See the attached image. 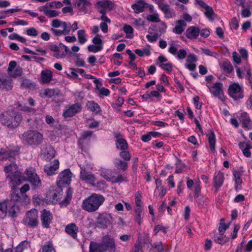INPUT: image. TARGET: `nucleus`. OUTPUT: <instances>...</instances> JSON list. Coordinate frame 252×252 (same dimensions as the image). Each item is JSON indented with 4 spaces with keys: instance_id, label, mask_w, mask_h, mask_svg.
Masks as SVG:
<instances>
[{
    "instance_id": "f257e3e1",
    "label": "nucleus",
    "mask_w": 252,
    "mask_h": 252,
    "mask_svg": "<svg viewBox=\"0 0 252 252\" xmlns=\"http://www.w3.org/2000/svg\"><path fill=\"white\" fill-rule=\"evenodd\" d=\"M22 119L21 114L13 110L6 111L0 115L1 124L9 129H14L19 126Z\"/></svg>"
},
{
    "instance_id": "f03ea898",
    "label": "nucleus",
    "mask_w": 252,
    "mask_h": 252,
    "mask_svg": "<svg viewBox=\"0 0 252 252\" xmlns=\"http://www.w3.org/2000/svg\"><path fill=\"white\" fill-rule=\"evenodd\" d=\"M105 201L103 195L93 193L83 201L82 208L86 211L92 213L97 211Z\"/></svg>"
},
{
    "instance_id": "7ed1b4c3",
    "label": "nucleus",
    "mask_w": 252,
    "mask_h": 252,
    "mask_svg": "<svg viewBox=\"0 0 252 252\" xmlns=\"http://www.w3.org/2000/svg\"><path fill=\"white\" fill-rule=\"evenodd\" d=\"M4 172L7 178L10 180L12 185V189L22 182V174L18 170L17 165L14 163H11L4 167Z\"/></svg>"
},
{
    "instance_id": "20e7f679",
    "label": "nucleus",
    "mask_w": 252,
    "mask_h": 252,
    "mask_svg": "<svg viewBox=\"0 0 252 252\" xmlns=\"http://www.w3.org/2000/svg\"><path fill=\"white\" fill-rule=\"evenodd\" d=\"M21 138L29 145H38L42 142L43 136L36 130H29L22 135Z\"/></svg>"
},
{
    "instance_id": "39448f33",
    "label": "nucleus",
    "mask_w": 252,
    "mask_h": 252,
    "mask_svg": "<svg viewBox=\"0 0 252 252\" xmlns=\"http://www.w3.org/2000/svg\"><path fill=\"white\" fill-rule=\"evenodd\" d=\"M52 28L51 31L55 36H61L69 34L71 30L70 23L67 24L65 22H63L59 19H54L51 22Z\"/></svg>"
},
{
    "instance_id": "423d86ee",
    "label": "nucleus",
    "mask_w": 252,
    "mask_h": 252,
    "mask_svg": "<svg viewBox=\"0 0 252 252\" xmlns=\"http://www.w3.org/2000/svg\"><path fill=\"white\" fill-rule=\"evenodd\" d=\"M25 174L27 180L31 183L34 188L40 187L41 186V181L33 167L27 168L25 171Z\"/></svg>"
},
{
    "instance_id": "0eeeda50",
    "label": "nucleus",
    "mask_w": 252,
    "mask_h": 252,
    "mask_svg": "<svg viewBox=\"0 0 252 252\" xmlns=\"http://www.w3.org/2000/svg\"><path fill=\"white\" fill-rule=\"evenodd\" d=\"M112 221V217L110 214L103 213L98 214L94 223L95 227L104 229Z\"/></svg>"
},
{
    "instance_id": "6e6552de",
    "label": "nucleus",
    "mask_w": 252,
    "mask_h": 252,
    "mask_svg": "<svg viewBox=\"0 0 252 252\" xmlns=\"http://www.w3.org/2000/svg\"><path fill=\"white\" fill-rule=\"evenodd\" d=\"M228 93L229 96L235 100L242 99L244 97L243 87L237 83L229 85Z\"/></svg>"
},
{
    "instance_id": "1a4fd4ad",
    "label": "nucleus",
    "mask_w": 252,
    "mask_h": 252,
    "mask_svg": "<svg viewBox=\"0 0 252 252\" xmlns=\"http://www.w3.org/2000/svg\"><path fill=\"white\" fill-rule=\"evenodd\" d=\"M23 223L30 227H34L38 224V212L36 209L29 211L23 219Z\"/></svg>"
},
{
    "instance_id": "9d476101",
    "label": "nucleus",
    "mask_w": 252,
    "mask_h": 252,
    "mask_svg": "<svg viewBox=\"0 0 252 252\" xmlns=\"http://www.w3.org/2000/svg\"><path fill=\"white\" fill-rule=\"evenodd\" d=\"M210 93L215 96L218 97L221 101L224 100L223 85L220 82H216L212 86L206 84Z\"/></svg>"
},
{
    "instance_id": "9b49d317",
    "label": "nucleus",
    "mask_w": 252,
    "mask_h": 252,
    "mask_svg": "<svg viewBox=\"0 0 252 252\" xmlns=\"http://www.w3.org/2000/svg\"><path fill=\"white\" fill-rule=\"evenodd\" d=\"M101 244L104 248L105 252L108 251L109 252H114L116 251L115 240L110 235H106L103 236Z\"/></svg>"
},
{
    "instance_id": "f8f14e48",
    "label": "nucleus",
    "mask_w": 252,
    "mask_h": 252,
    "mask_svg": "<svg viewBox=\"0 0 252 252\" xmlns=\"http://www.w3.org/2000/svg\"><path fill=\"white\" fill-rule=\"evenodd\" d=\"M82 110V105L79 103L68 105L66 106L63 113V116L65 118L71 117L76 114L81 112Z\"/></svg>"
},
{
    "instance_id": "ddd939ff",
    "label": "nucleus",
    "mask_w": 252,
    "mask_h": 252,
    "mask_svg": "<svg viewBox=\"0 0 252 252\" xmlns=\"http://www.w3.org/2000/svg\"><path fill=\"white\" fill-rule=\"evenodd\" d=\"M71 173L68 169L64 170L60 173L57 181V185L61 187L64 185L70 184L71 180Z\"/></svg>"
},
{
    "instance_id": "4468645a",
    "label": "nucleus",
    "mask_w": 252,
    "mask_h": 252,
    "mask_svg": "<svg viewBox=\"0 0 252 252\" xmlns=\"http://www.w3.org/2000/svg\"><path fill=\"white\" fill-rule=\"evenodd\" d=\"M80 179L86 183L94 185L96 181V178L91 172L88 171L85 168L81 167L80 175Z\"/></svg>"
},
{
    "instance_id": "2eb2a0df",
    "label": "nucleus",
    "mask_w": 252,
    "mask_h": 252,
    "mask_svg": "<svg viewBox=\"0 0 252 252\" xmlns=\"http://www.w3.org/2000/svg\"><path fill=\"white\" fill-rule=\"evenodd\" d=\"M170 47L168 52L173 55H177V57L179 60H182L187 57V53L184 49H180L178 51L177 46L174 43V41H172L170 42Z\"/></svg>"
},
{
    "instance_id": "dca6fc26",
    "label": "nucleus",
    "mask_w": 252,
    "mask_h": 252,
    "mask_svg": "<svg viewBox=\"0 0 252 252\" xmlns=\"http://www.w3.org/2000/svg\"><path fill=\"white\" fill-rule=\"evenodd\" d=\"M17 155H18V151L16 150L2 148L0 150V160L7 159L11 160Z\"/></svg>"
},
{
    "instance_id": "f3484780",
    "label": "nucleus",
    "mask_w": 252,
    "mask_h": 252,
    "mask_svg": "<svg viewBox=\"0 0 252 252\" xmlns=\"http://www.w3.org/2000/svg\"><path fill=\"white\" fill-rule=\"evenodd\" d=\"M115 137L116 138V146L117 149L120 150H127L128 148L126 141L123 137L122 135L119 132L114 133Z\"/></svg>"
},
{
    "instance_id": "a211bd4d",
    "label": "nucleus",
    "mask_w": 252,
    "mask_h": 252,
    "mask_svg": "<svg viewBox=\"0 0 252 252\" xmlns=\"http://www.w3.org/2000/svg\"><path fill=\"white\" fill-rule=\"evenodd\" d=\"M41 220L42 226L45 228H49L52 220V216L50 211L44 210L42 213Z\"/></svg>"
},
{
    "instance_id": "6ab92c4d",
    "label": "nucleus",
    "mask_w": 252,
    "mask_h": 252,
    "mask_svg": "<svg viewBox=\"0 0 252 252\" xmlns=\"http://www.w3.org/2000/svg\"><path fill=\"white\" fill-rule=\"evenodd\" d=\"M12 87V80L5 78L2 73H0V89L10 91Z\"/></svg>"
},
{
    "instance_id": "aec40b11",
    "label": "nucleus",
    "mask_w": 252,
    "mask_h": 252,
    "mask_svg": "<svg viewBox=\"0 0 252 252\" xmlns=\"http://www.w3.org/2000/svg\"><path fill=\"white\" fill-rule=\"evenodd\" d=\"M65 231L73 239H76L79 229L75 223H71L65 226Z\"/></svg>"
},
{
    "instance_id": "412c9836",
    "label": "nucleus",
    "mask_w": 252,
    "mask_h": 252,
    "mask_svg": "<svg viewBox=\"0 0 252 252\" xmlns=\"http://www.w3.org/2000/svg\"><path fill=\"white\" fill-rule=\"evenodd\" d=\"M223 181L224 176L222 173L219 172L215 174L214 178V187L215 188V192H217L219 188L222 185Z\"/></svg>"
},
{
    "instance_id": "4be33fe9",
    "label": "nucleus",
    "mask_w": 252,
    "mask_h": 252,
    "mask_svg": "<svg viewBox=\"0 0 252 252\" xmlns=\"http://www.w3.org/2000/svg\"><path fill=\"white\" fill-rule=\"evenodd\" d=\"M200 33L199 28L191 26L189 28L186 32V37L190 39H196Z\"/></svg>"
},
{
    "instance_id": "5701e85b",
    "label": "nucleus",
    "mask_w": 252,
    "mask_h": 252,
    "mask_svg": "<svg viewBox=\"0 0 252 252\" xmlns=\"http://www.w3.org/2000/svg\"><path fill=\"white\" fill-rule=\"evenodd\" d=\"M59 161L58 160H54L53 165L45 166L44 170L48 175L52 176L56 173L55 172L59 168Z\"/></svg>"
},
{
    "instance_id": "b1692460",
    "label": "nucleus",
    "mask_w": 252,
    "mask_h": 252,
    "mask_svg": "<svg viewBox=\"0 0 252 252\" xmlns=\"http://www.w3.org/2000/svg\"><path fill=\"white\" fill-rule=\"evenodd\" d=\"M239 119L240 122L243 124V127L248 129H251L252 125L251 119L249 115L246 112H242L240 114Z\"/></svg>"
},
{
    "instance_id": "393cba45",
    "label": "nucleus",
    "mask_w": 252,
    "mask_h": 252,
    "mask_svg": "<svg viewBox=\"0 0 252 252\" xmlns=\"http://www.w3.org/2000/svg\"><path fill=\"white\" fill-rule=\"evenodd\" d=\"M53 74L52 72L48 69H46L43 70L41 72V81L43 84H48L52 80Z\"/></svg>"
},
{
    "instance_id": "a878e982",
    "label": "nucleus",
    "mask_w": 252,
    "mask_h": 252,
    "mask_svg": "<svg viewBox=\"0 0 252 252\" xmlns=\"http://www.w3.org/2000/svg\"><path fill=\"white\" fill-rule=\"evenodd\" d=\"M186 27L187 24L184 20H178L176 22V26L172 32L176 34H180L184 31Z\"/></svg>"
},
{
    "instance_id": "bb28decb",
    "label": "nucleus",
    "mask_w": 252,
    "mask_h": 252,
    "mask_svg": "<svg viewBox=\"0 0 252 252\" xmlns=\"http://www.w3.org/2000/svg\"><path fill=\"white\" fill-rule=\"evenodd\" d=\"M11 205H13L12 200H6L0 202V212L3 215V217H6Z\"/></svg>"
},
{
    "instance_id": "cd10ccee",
    "label": "nucleus",
    "mask_w": 252,
    "mask_h": 252,
    "mask_svg": "<svg viewBox=\"0 0 252 252\" xmlns=\"http://www.w3.org/2000/svg\"><path fill=\"white\" fill-rule=\"evenodd\" d=\"M159 8L164 13L168 18H172L175 15V13L173 10H172L169 8V6L167 4L162 3L159 1L157 2Z\"/></svg>"
},
{
    "instance_id": "c85d7f7f",
    "label": "nucleus",
    "mask_w": 252,
    "mask_h": 252,
    "mask_svg": "<svg viewBox=\"0 0 252 252\" xmlns=\"http://www.w3.org/2000/svg\"><path fill=\"white\" fill-rule=\"evenodd\" d=\"M43 154L44 158L46 160H50L55 157V151L52 146L50 145H47L46 146L45 150L43 152Z\"/></svg>"
},
{
    "instance_id": "c756f323",
    "label": "nucleus",
    "mask_w": 252,
    "mask_h": 252,
    "mask_svg": "<svg viewBox=\"0 0 252 252\" xmlns=\"http://www.w3.org/2000/svg\"><path fill=\"white\" fill-rule=\"evenodd\" d=\"M105 249L100 243L91 241L89 246V252H104Z\"/></svg>"
},
{
    "instance_id": "7c9ffc66",
    "label": "nucleus",
    "mask_w": 252,
    "mask_h": 252,
    "mask_svg": "<svg viewBox=\"0 0 252 252\" xmlns=\"http://www.w3.org/2000/svg\"><path fill=\"white\" fill-rule=\"evenodd\" d=\"M59 194V193L55 190H50L46 195V201L51 203H56L58 201Z\"/></svg>"
},
{
    "instance_id": "2f4dec72",
    "label": "nucleus",
    "mask_w": 252,
    "mask_h": 252,
    "mask_svg": "<svg viewBox=\"0 0 252 252\" xmlns=\"http://www.w3.org/2000/svg\"><path fill=\"white\" fill-rule=\"evenodd\" d=\"M95 5L98 8H105L108 10H111L114 8L113 3L109 0L99 1Z\"/></svg>"
},
{
    "instance_id": "473e14b6",
    "label": "nucleus",
    "mask_w": 252,
    "mask_h": 252,
    "mask_svg": "<svg viewBox=\"0 0 252 252\" xmlns=\"http://www.w3.org/2000/svg\"><path fill=\"white\" fill-rule=\"evenodd\" d=\"M210 134L208 135V142L209 147L211 152L214 153L216 152L215 144H216V137L215 134L213 129H210Z\"/></svg>"
},
{
    "instance_id": "72a5a7b5",
    "label": "nucleus",
    "mask_w": 252,
    "mask_h": 252,
    "mask_svg": "<svg viewBox=\"0 0 252 252\" xmlns=\"http://www.w3.org/2000/svg\"><path fill=\"white\" fill-rule=\"evenodd\" d=\"M60 94V91L58 89H46L44 91L43 93H40V95L41 97H51L54 95H59Z\"/></svg>"
},
{
    "instance_id": "f704fd0d",
    "label": "nucleus",
    "mask_w": 252,
    "mask_h": 252,
    "mask_svg": "<svg viewBox=\"0 0 252 252\" xmlns=\"http://www.w3.org/2000/svg\"><path fill=\"white\" fill-rule=\"evenodd\" d=\"M146 5L147 3L143 0H140L133 4L132 8L135 13H139L143 11L144 8L146 7Z\"/></svg>"
},
{
    "instance_id": "c9c22d12",
    "label": "nucleus",
    "mask_w": 252,
    "mask_h": 252,
    "mask_svg": "<svg viewBox=\"0 0 252 252\" xmlns=\"http://www.w3.org/2000/svg\"><path fill=\"white\" fill-rule=\"evenodd\" d=\"M90 5V2L87 0H77L76 2V6L84 12H86L88 10V7H89Z\"/></svg>"
},
{
    "instance_id": "e433bc0d",
    "label": "nucleus",
    "mask_w": 252,
    "mask_h": 252,
    "mask_svg": "<svg viewBox=\"0 0 252 252\" xmlns=\"http://www.w3.org/2000/svg\"><path fill=\"white\" fill-rule=\"evenodd\" d=\"M60 48V45H52L50 46L51 50L55 52L53 56L57 59H62L65 57V54L61 52Z\"/></svg>"
},
{
    "instance_id": "4c0bfd02",
    "label": "nucleus",
    "mask_w": 252,
    "mask_h": 252,
    "mask_svg": "<svg viewBox=\"0 0 252 252\" xmlns=\"http://www.w3.org/2000/svg\"><path fill=\"white\" fill-rule=\"evenodd\" d=\"M21 88L23 89H31L34 88L35 84L32 83L29 79L26 77H22L21 79Z\"/></svg>"
},
{
    "instance_id": "58836bf2",
    "label": "nucleus",
    "mask_w": 252,
    "mask_h": 252,
    "mask_svg": "<svg viewBox=\"0 0 252 252\" xmlns=\"http://www.w3.org/2000/svg\"><path fill=\"white\" fill-rule=\"evenodd\" d=\"M233 175L235 178V189L238 190L241 189V184L242 183V180L241 179V174L238 171H235L233 172Z\"/></svg>"
},
{
    "instance_id": "ea45409f",
    "label": "nucleus",
    "mask_w": 252,
    "mask_h": 252,
    "mask_svg": "<svg viewBox=\"0 0 252 252\" xmlns=\"http://www.w3.org/2000/svg\"><path fill=\"white\" fill-rule=\"evenodd\" d=\"M115 166L119 170H126L127 168V163L126 161H123L119 158L114 160Z\"/></svg>"
},
{
    "instance_id": "a19ab883",
    "label": "nucleus",
    "mask_w": 252,
    "mask_h": 252,
    "mask_svg": "<svg viewBox=\"0 0 252 252\" xmlns=\"http://www.w3.org/2000/svg\"><path fill=\"white\" fill-rule=\"evenodd\" d=\"M23 73V68L21 67L18 66L15 69L9 73L8 74L10 77L15 78L21 76Z\"/></svg>"
},
{
    "instance_id": "79ce46f5",
    "label": "nucleus",
    "mask_w": 252,
    "mask_h": 252,
    "mask_svg": "<svg viewBox=\"0 0 252 252\" xmlns=\"http://www.w3.org/2000/svg\"><path fill=\"white\" fill-rule=\"evenodd\" d=\"M19 212V207L16 205V203L13 201V205H11L9 208L8 213L9 215L12 218L16 216V214Z\"/></svg>"
},
{
    "instance_id": "37998d69",
    "label": "nucleus",
    "mask_w": 252,
    "mask_h": 252,
    "mask_svg": "<svg viewBox=\"0 0 252 252\" xmlns=\"http://www.w3.org/2000/svg\"><path fill=\"white\" fill-rule=\"evenodd\" d=\"M78 39L79 42L81 44H84L87 40L86 37L85 31L83 30H80L77 32Z\"/></svg>"
},
{
    "instance_id": "c03bdc74",
    "label": "nucleus",
    "mask_w": 252,
    "mask_h": 252,
    "mask_svg": "<svg viewBox=\"0 0 252 252\" xmlns=\"http://www.w3.org/2000/svg\"><path fill=\"white\" fill-rule=\"evenodd\" d=\"M109 180L113 183H121L126 181V179L120 174L117 176H113L109 177Z\"/></svg>"
},
{
    "instance_id": "a18cd8bd",
    "label": "nucleus",
    "mask_w": 252,
    "mask_h": 252,
    "mask_svg": "<svg viewBox=\"0 0 252 252\" xmlns=\"http://www.w3.org/2000/svg\"><path fill=\"white\" fill-rule=\"evenodd\" d=\"M89 108L93 112H94L96 113H98L100 111L99 106L93 101H90L87 104Z\"/></svg>"
},
{
    "instance_id": "49530a36",
    "label": "nucleus",
    "mask_w": 252,
    "mask_h": 252,
    "mask_svg": "<svg viewBox=\"0 0 252 252\" xmlns=\"http://www.w3.org/2000/svg\"><path fill=\"white\" fill-rule=\"evenodd\" d=\"M224 219H221L220 220V226L219 227V231L220 235H223L225 231L228 228L229 224H225L224 223Z\"/></svg>"
},
{
    "instance_id": "de8ad7c7",
    "label": "nucleus",
    "mask_w": 252,
    "mask_h": 252,
    "mask_svg": "<svg viewBox=\"0 0 252 252\" xmlns=\"http://www.w3.org/2000/svg\"><path fill=\"white\" fill-rule=\"evenodd\" d=\"M30 247L29 243L27 241L22 242L15 249V252H23L24 249Z\"/></svg>"
},
{
    "instance_id": "09e8293b",
    "label": "nucleus",
    "mask_w": 252,
    "mask_h": 252,
    "mask_svg": "<svg viewBox=\"0 0 252 252\" xmlns=\"http://www.w3.org/2000/svg\"><path fill=\"white\" fill-rule=\"evenodd\" d=\"M42 252H55L52 243L46 242L42 247Z\"/></svg>"
},
{
    "instance_id": "8fccbe9b",
    "label": "nucleus",
    "mask_w": 252,
    "mask_h": 252,
    "mask_svg": "<svg viewBox=\"0 0 252 252\" xmlns=\"http://www.w3.org/2000/svg\"><path fill=\"white\" fill-rule=\"evenodd\" d=\"M135 53L140 57H142L144 55L146 56H150L151 54L150 50L149 48H144L142 50L136 49L135 50Z\"/></svg>"
},
{
    "instance_id": "3c124183",
    "label": "nucleus",
    "mask_w": 252,
    "mask_h": 252,
    "mask_svg": "<svg viewBox=\"0 0 252 252\" xmlns=\"http://www.w3.org/2000/svg\"><path fill=\"white\" fill-rule=\"evenodd\" d=\"M119 155L125 161H129L131 159V155L127 150H122Z\"/></svg>"
},
{
    "instance_id": "603ef678",
    "label": "nucleus",
    "mask_w": 252,
    "mask_h": 252,
    "mask_svg": "<svg viewBox=\"0 0 252 252\" xmlns=\"http://www.w3.org/2000/svg\"><path fill=\"white\" fill-rule=\"evenodd\" d=\"M205 9L206 10L205 12V15L211 21H213L214 18L213 17V15L214 14V12L213 8L211 7L208 6L207 7H206Z\"/></svg>"
},
{
    "instance_id": "864d4df0",
    "label": "nucleus",
    "mask_w": 252,
    "mask_h": 252,
    "mask_svg": "<svg viewBox=\"0 0 252 252\" xmlns=\"http://www.w3.org/2000/svg\"><path fill=\"white\" fill-rule=\"evenodd\" d=\"M147 19L149 21L152 22H159L160 21L158 13L149 15Z\"/></svg>"
},
{
    "instance_id": "5fc2aeb1",
    "label": "nucleus",
    "mask_w": 252,
    "mask_h": 252,
    "mask_svg": "<svg viewBox=\"0 0 252 252\" xmlns=\"http://www.w3.org/2000/svg\"><path fill=\"white\" fill-rule=\"evenodd\" d=\"M225 236L220 235V236L215 237L214 241L218 244L223 245L226 242L228 241V238L224 239Z\"/></svg>"
},
{
    "instance_id": "6e6d98bb",
    "label": "nucleus",
    "mask_w": 252,
    "mask_h": 252,
    "mask_svg": "<svg viewBox=\"0 0 252 252\" xmlns=\"http://www.w3.org/2000/svg\"><path fill=\"white\" fill-rule=\"evenodd\" d=\"M222 66L223 69L227 73H231L233 70V66L229 63H222Z\"/></svg>"
},
{
    "instance_id": "4d7b16f0",
    "label": "nucleus",
    "mask_w": 252,
    "mask_h": 252,
    "mask_svg": "<svg viewBox=\"0 0 252 252\" xmlns=\"http://www.w3.org/2000/svg\"><path fill=\"white\" fill-rule=\"evenodd\" d=\"M102 49V45H91L88 47V49L89 52L96 53L100 51Z\"/></svg>"
},
{
    "instance_id": "13d9d810",
    "label": "nucleus",
    "mask_w": 252,
    "mask_h": 252,
    "mask_svg": "<svg viewBox=\"0 0 252 252\" xmlns=\"http://www.w3.org/2000/svg\"><path fill=\"white\" fill-rule=\"evenodd\" d=\"M44 13L49 17H54L58 16L59 12L54 10H43Z\"/></svg>"
},
{
    "instance_id": "bf43d9fd",
    "label": "nucleus",
    "mask_w": 252,
    "mask_h": 252,
    "mask_svg": "<svg viewBox=\"0 0 252 252\" xmlns=\"http://www.w3.org/2000/svg\"><path fill=\"white\" fill-rule=\"evenodd\" d=\"M241 14L242 17L244 18L250 17L252 15V13L250 10V8L243 7V9L242 10Z\"/></svg>"
},
{
    "instance_id": "052dcab7",
    "label": "nucleus",
    "mask_w": 252,
    "mask_h": 252,
    "mask_svg": "<svg viewBox=\"0 0 252 252\" xmlns=\"http://www.w3.org/2000/svg\"><path fill=\"white\" fill-rule=\"evenodd\" d=\"M21 110L30 114H34L36 112V110L34 108L25 105L21 106Z\"/></svg>"
},
{
    "instance_id": "680f3d73",
    "label": "nucleus",
    "mask_w": 252,
    "mask_h": 252,
    "mask_svg": "<svg viewBox=\"0 0 252 252\" xmlns=\"http://www.w3.org/2000/svg\"><path fill=\"white\" fill-rule=\"evenodd\" d=\"M197 60L196 56L193 54H189L187 58L186 61L187 62L191 63L196 62Z\"/></svg>"
},
{
    "instance_id": "e2e57ef3",
    "label": "nucleus",
    "mask_w": 252,
    "mask_h": 252,
    "mask_svg": "<svg viewBox=\"0 0 252 252\" xmlns=\"http://www.w3.org/2000/svg\"><path fill=\"white\" fill-rule=\"evenodd\" d=\"M159 66L164 70L168 72H171L172 70V65L170 63H161Z\"/></svg>"
},
{
    "instance_id": "0e129e2a",
    "label": "nucleus",
    "mask_w": 252,
    "mask_h": 252,
    "mask_svg": "<svg viewBox=\"0 0 252 252\" xmlns=\"http://www.w3.org/2000/svg\"><path fill=\"white\" fill-rule=\"evenodd\" d=\"M93 43L96 46L102 45V41L100 39V35L97 34L93 39Z\"/></svg>"
},
{
    "instance_id": "69168bd1",
    "label": "nucleus",
    "mask_w": 252,
    "mask_h": 252,
    "mask_svg": "<svg viewBox=\"0 0 252 252\" xmlns=\"http://www.w3.org/2000/svg\"><path fill=\"white\" fill-rule=\"evenodd\" d=\"M135 204L136 206H142V202L141 201V194L140 192H137L135 193Z\"/></svg>"
},
{
    "instance_id": "338daca9",
    "label": "nucleus",
    "mask_w": 252,
    "mask_h": 252,
    "mask_svg": "<svg viewBox=\"0 0 252 252\" xmlns=\"http://www.w3.org/2000/svg\"><path fill=\"white\" fill-rule=\"evenodd\" d=\"M153 247L157 250L158 252H163L164 250L163 244L161 242L154 244Z\"/></svg>"
},
{
    "instance_id": "774afa93",
    "label": "nucleus",
    "mask_w": 252,
    "mask_h": 252,
    "mask_svg": "<svg viewBox=\"0 0 252 252\" xmlns=\"http://www.w3.org/2000/svg\"><path fill=\"white\" fill-rule=\"evenodd\" d=\"M232 57H233V61L235 63L238 64L241 63V57L238 53H237L236 52H234L232 53Z\"/></svg>"
}]
</instances>
